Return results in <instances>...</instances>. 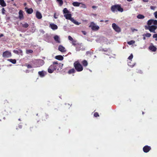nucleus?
<instances>
[{
	"instance_id": "nucleus-19",
	"label": "nucleus",
	"mask_w": 157,
	"mask_h": 157,
	"mask_svg": "<svg viewBox=\"0 0 157 157\" xmlns=\"http://www.w3.org/2000/svg\"><path fill=\"white\" fill-rule=\"evenodd\" d=\"M55 58L56 59H57V60H62L63 59V57L61 55H58V56H55Z\"/></svg>"
},
{
	"instance_id": "nucleus-61",
	"label": "nucleus",
	"mask_w": 157,
	"mask_h": 157,
	"mask_svg": "<svg viewBox=\"0 0 157 157\" xmlns=\"http://www.w3.org/2000/svg\"><path fill=\"white\" fill-rule=\"evenodd\" d=\"M19 121H21V120H20V119H19Z\"/></svg>"
},
{
	"instance_id": "nucleus-41",
	"label": "nucleus",
	"mask_w": 157,
	"mask_h": 157,
	"mask_svg": "<svg viewBox=\"0 0 157 157\" xmlns=\"http://www.w3.org/2000/svg\"><path fill=\"white\" fill-rule=\"evenodd\" d=\"M18 55L21 54V56L22 55V51L21 50H19L18 51Z\"/></svg>"
},
{
	"instance_id": "nucleus-32",
	"label": "nucleus",
	"mask_w": 157,
	"mask_h": 157,
	"mask_svg": "<svg viewBox=\"0 0 157 157\" xmlns=\"http://www.w3.org/2000/svg\"><path fill=\"white\" fill-rule=\"evenodd\" d=\"M135 43V41L134 40H131L127 42L128 44L130 45L133 44Z\"/></svg>"
},
{
	"instance_id": "nucleus-39",
	"label": "nucleus",
	"mask_w": 157,
	"mask_h": 157,
	"mask_svg": "<svg viewBox=\"0 0 157 157\" xmlns=\"http://www.w3.org/2000/svg\"><path fill=\"white\" fill-rule=\"evenodd\" d=\"M58 65L59 68L60 67L61 68H62L63 64L61 63H58Z\"/></svg>"
},
{
	"instance_id": "nucleus-17",
	"label": "nucleus",
	"mask_w": 157,
	"mask_h": 157,
	"mask_svg": "<svg viewBox=\"0 0 157 157\" xmlns=\"http://www.w3.org/2000/svg\"><path fill=\"white\" fill-rule=\"evenodd\" d=\"M73 23H74L75 24L77 25H79L80 23H78V21L75 20L73 18L71 17L70 18V19H69Z\"/></svg>"
},
{
	"instance_id": "nucleus-15",
	"label": "nucleus",
	"mask_w": 157,
	"mask_h": 157,
	"mask_svg": "<svg viewBox=\"0 0 157 157\" xmlns=\"http://www.w3.org/2000/svg\"><path fill=\"white\" fill-rule=\"evenodd\" d=\"M19 18L20 19H23L24 18L23 11L20 10L19 12Z\"/></svg>"
},
{
	"instance_id": "nucleus-36",
	"label": "nucleus",
	"mask_w": 157,
	"mask_h": 157,
	"mask_svg": "<svg viewBox=\"0 0 157 157\" xmlns=\"http://www.w3.org/2000/svg\"><path fill=\"white\" fill-rule=\"evenodd\" d=\"M145 36L147 37H149L151 36V34L150 33H147L145 34Z\"/></svg>"
},
{
	"instance_id": "nucleus-50",
	"label": "nucleus",
	"mask_w": 157,
	"mask_h": 157,
	"mask_svg": "<svg viewBox=\"0 0 157 157\" xmlns=\"http://www.w3.org/2000/svg\"><path fill=\"white\" fill-rule=\"evenodd\" d=\"M82 33L84 35H85L86 34V32L84 31H82Z\"/></svg>"
},
{
	"instance_id": "nucleus-52",
	"label": "nucleus",
	"mask_w": 157,
	"mask_h": 157,
	"mask_svg": "<svg viewBox=\"0 0 157 157\" xmlns=\"http://www.w3.org/2000/svg\"><path fill=\"white\" fill-rule=\"evenodd\" d=\"M142 0L144 2H147L148 1V0Z\"/></svg>"
},
{
	"instance_id": "nucleus-31",
	"label": "nucleus",
	"mask_w": 157,
	"mask_h": 157,
	"mask_svg": "<svg viewBox=\"0 0 157 157\" xmlns=\"http://www.w3.org/2000/svg\"><path fill=\"white\" fill-rule=\"evenodd\" d=\"M29 24L26 23H25L24 24H22V26L24 28H27L29 27Z\"/></svg>"
},
{
	"instance_id": "nucleus-21",
	"label": "nucleus",
	"mask_w": 157,
	"mask_h": 157,
	"mask_svg": "<svg viewBox=\"0 0 157 157\" xmlns=\"http://www.w3.org/2000/svg\"><path fill=\"white\" fill-rule=\"evenodd\" d=\"M0 5L2 7H5L6 6V4L4 0H0Z\"/></svg>"
},
{
	"instance_id": "nucleus-51",
	"label": "nucleus",
	"mask_w": 157,
	"mask_h": 157,
	"mask_svg": "<svg viewBox=\"0 0 157 157\" xmlns=\"http://www.w3.org/2000/svg\"><path fill=\"white\" fill-rule=\"evenodd\" d=\"M128 65L129 66H130V67H133L134 66V65H131V63H128Z\"/></svg>"
},
{
	"instance_id": "nucleus-42",
	"label": "nucleus",
	"mask_w": 157,
	"mask_h": 157,
	"mask_svg": "<svg viewBox=\"0 0 157 157\" xmlns=\"http://www.w3.org/2000/svg\"><path fill=\"white\" fill-rule=\"evenodd\" d=\"M81 4L82 5V6H81L83 8H86V6L85 4L82 3Z\"/></svg>"
},
{
	"instance_id": "nucleus-64",
	"label": "nucleus",
	"mask_w": 157,
	"mask_h": 157,
	"mask_svg": "<svg viewBox=\"0 0 157 157\" xmlns=\"http://www.w3.org/2000/svg\"><path fill=\"white\" fill-rule=\"evenodd\" d=\"M143 114L144 113L143 112V113H142Z\"/></svg>"
},
{
	"instance_id": "nucleus-34",
	"label": "nucleus",
	"mask_w": 157,
	"mask_h": 157,
	"mask_svg": "<svg viewBox=\"0 0 157 157\" xmlns=\"http://www.w3.org/2000/svg\"><path fill=\"white\" fill-rule=\"evenodd\" d=\"M33 52V51L32 50H27L26 51L27 54L32 53Z\"/></svg>"
},
{
	"instance_id": "nucleus-45",
	"label": "nucleus",
	"mask_w": 157,
	"mask_h": 157,
	"mask_svg": "<svg viewBox=\"0 0 157 157\" xmlns=\"http://www.w3.org/2000/svg\"><path fill=\"white\" fill-rule=\"evenodd\" d=\"M22 128V125H19L18 126V127L16 128V129L18 130L19 128L21 129Z\"/></svg>"
},
{
	"instance_id": "nucleus-29",
	"label": "nucleus",
	"mask_w": 157,
	"mask_h": 157,
	"mask_svg": "<svg viewBox=\"0 0 157 157\" xmlns=\"http://www.w3.org/2000/svg\"><path fill=\"white\" fill-rule=\"evenodd\" d=\"M137 17L138 19H142L144 18L145 17L143 15L139 14L137 16Z\"/></svg>"
},
{
	"instance_id": "nucleus-56",
	"label": "nucleus",
	"mask_w": 157,
	"mask_h": 157,
	"mask_svg": "<svg viewBox=\"0 0 157 157\" xmlns=\"http://www.w3.org/2000/svg\"><path fill=\"white\" fill-rule=\"evenodd\" d=\"M127 0L128 1L130 2H131V1H132L133 0Z\"/></svg>"
},
{
	"instance_id": "nucleus-43",
	"label": "nucleus",
	"mask_w": 157,
	"mask_h": 157,
	"mask_svg": "<svg viewBox=\"0 0 157 157\" xmlns=\"http://www.w3.org/2000/svg\"><path fill=\"white\" fill-rule=\"evenodd\" d=\"M18 50H13V52L16 54H18Z\"/></svg>"
},
{
	"instance_id": "nucleus-60",
	"label": "nucleus",
	"mask_w": 157,
	"mask_h": 157,
	"mask_svg": "<svg viewBox=\"0 0 157 157\" xmlns=\"http://www.w3.org/2000/svg\"><path fill=\"white\" fill-rule=\"evenodd\" d=\"M108 20H105V22H108Z\"/></svg>"
},
{
	"instance_id": "nucleus-22",
	"label": "nucleus",
	"mask_w": 157,
	"mask_h": 157,
	"mask_svg": "<svg viewBox=\"0 0 157 157\" xmlns=\"http://www.w3.org/2000/svg\"><path fill=\"white\" fill-rule=\"evenodd\" d=\"M75 69L73 68L70 70H69L68 71V73L69 74H71L75 73Z\"/></svg>"
},
{
	"instance_id": "nucleus-16",
	"label": "nucleus",
	"mask_w": 157,
	"mask_h": 157,
	"mask_svg": "<svg viewBox=\"0 0 157 157\" xmlns=\"http://www.w3.org/2000/svg\"><path fill=\"white\" fill-rule=\"evenodd\" d=\"M36 17L38 19H40L42 17L41 14L40 12L38 11L36 12Z\"/></svg>"
},
{
	"instance_id": "nucleus-7",
	"label": "nucleus",
	"mask_w": 157,
	"mask_h": 157,
	"mask_svg": "<svg viewBox=\"0 0 157 157\" xmlns=\"http://www.w3.org/2000/svg\"><path fill=\"white\" fill-rule=\"evenodd\" d=\"M112 27L115 31L118 33H119L121 31V28L117 25L115 23H113L112 24Z\"/></svg>"
},
{
	"instance_id": "nucleus-28",
	"label": "nucleus",
	"mask_w": 157,
	"mask_h": 157,
	"mask_svg": "<svg viewBox=\"0 0 157 157\" xmlns=\"http://www.w3.org/2000/svg\"><path fill=\"white\" fill-rule=\"evenodd\" d=\"M33 11V9L31 8L28 9L26 10V12L29 14H31Z\"/></svg>"
},
{
	"instance_id": "nucleus-59",
	"label": "nucleus",
	"mask_w": 157,
	"mask_h": 157,
	"mask_svg": "<svg viewBox=\"0 0 157 157\" xmlns=\"http://www.w3.org/2000/svg\"><path fill=\"white\" fill-rule=\"evenodd\" d=\"M146 39L145 38V37H143V39L144 40H145Z\"/></svg>"
},
{
	"instance_id": "nucleus-27",
	"label": "nucleus",
	"mask_w": 157,
	"mask_h": 157,
	"mask_svg": "<svg viewBox=\"0 0 157 157\" xmlns=\"http://www.w3.org/2000/svg\"><path fill=\"white\" fill-rule=\"evenodd\" d=\"M8 61H10L13 64H15L16 63V60L15 59H9Z\"/></svg>"
},
{
	"instance_id": "nucleus-54",
	"label": "nucleus",
	"mask_w": 157,
	"mask_h": 157,
	"mask_svg": "<svg viewBox=\"0 0 157 157\" xmlns=\"http://www.w3.org/2000/svg\"><path fill=\"white\" fill-rule=\"evenodd\" d=\"M55 14H56V13H55L54 14V18H56V19L57 18V17H56V16H55Z\"/></svg>"
},
{
	"instance_id": "nucleus-11",
	"label": "nucleus",
	"mask_w": 157,
	"mask_h": 157,
	"mask_svg": "<svg viewBox=\"0 0 157 157\" xmlns=\"http://www.w3.org/2000/svg\"><path fill=\"white\" fill-rule=\"evenodd\" d=\"M148 49L152 52H155L157 50L156 48L153 45H150L148 47Z\"/></svg>"
},
{
	"instance_id": "nucleus-58",
	"label": "nucleus",
	"mask_w": 157,
	"mask_h": 157,
	"mask_svg": "<svg viewBox=\"0 0 157 157\" xmlns=\"http://www.w3.org/2000/svg\"><path fill=\"white\" fill-rule=\"evenodd\" d=\"M103 21H104L103 20H101L100 21V22H103Z\"/></svg>"
},
{
	"instance_id": "nucleus-25",
	"label": "nucleus",
	"mask_w": 157,
	"mask_h": 157,
	"mask_svg": "<svg viewBox=\"0 0 157 157\" xmlns=\"http://www.w3.org/2000/svg\"><path fill=\"white\" fill-rule=\"evenodd\" d=\"M56 2L59 4V6H61L63 4V1L62 0H56Z\"/></svg>"
},
{
	"instance_id": "nucleus-12",
	"label": "nucleus",
	"mask_w": 157,
	"mask_h": 157,
	"mask_svg": "<svg viewBox=\"0 0 157 157\" xmlns=\"http://www.w3.org/2000/svg\"><path fill=\"white\" fill-rule=\"evenodd\" d=\"M52 64L53 65L54 67L55 70L56 69H57L58 70H59V65L57 62H53Z\"/></svg>"
},
{
	"instance_id": "nucleus-9",
	"label": "nucleus",
	"mask_w": 157,
	"mask_h": 157,
	"mask_svg": "<svg viewBox=\"0 0 157 157\" xmlns=\"http://www.w3.org/2000/svg\"><path fill=\"white\" fill-rule=\"evenodd\" d=\"M55 70L53 64L50 66L48 69V72L49 73H52Z\"/></svg>"
},
{
	"instance_id": "nucleus-40",
	"label": "nucleus",
	"mask_w": 157,
	"mask_h": 157,
	"mask_svg": "<svg viewBox=\"0 0 157 157\" xmlns=\"http://www.w3.org/2000/svg\"><path fill=\"white\" fill-rule=\"evenodd\" d=\"M6 10L4 8H2V13L3 14H5V12Z\"/></svg>"
},
{
	"instance_id": "nucleus-4",
	"label": "nucleus",
	"mask_w": 157,
	"mask_h": 157,
	"mask_svg": "<svg viewBox=\"0 0 157 157\" xmlns=\"http://www.w3.org/2000/svg\"><path fill=\"white\" fill-rule=\"evenodd\" d=\"M89 27L91 28L92 30L94 31H97L99 29V26L96 25L93 22H92L90 23V24L89 26Z\"/></svg>"
},
{
	"instance_id": "nucleus-13",
	"label": "nucleus",
	"mask_w": 157,
	"mask_h": 157,
	"mask_svg": "<svg viewBox=\"0 0 157 157\" xmlns=\"http://www.w3.org/2000/svg\"><path fill=\"white\" fill-rule=\"evenodd\" d=\"M49 118V115L46 113H45L42 119L43 121H46V120L48 119Z\"/></svg>"
},
{
	"instance_id": "nucleus-3",
	"label": "nucleus",
	"mask_w": 157,
	"mask_h": 157,
	"mask_svg": "<svg viewBox=\"0 0 157 157\" xmlns=\"http://www.w3.org/2000/svg\"><path fill=\"white\" fill-rule=\"evenodd\" d=\"M144 28L145 29L148 30L151 32L155 33V30L157 28V26L148 25H145Z\"/></svg>"
},
{
	"instance_id": "nucleus-62",
	"label": "nucleus",
	"mask_w": 157,
	"mask_h": 157,
	"mask_svg": "<svg viewBox=\"0 0 157 157\" xmlns=\"http://www.w3.org/2000/svg\"><path fill=\"white\" fill-rule=\"evenodd\" d=\"M41 61H42V62H44V61H43V60H41Z\"/></svg>"
},
{
	"instance_id": "nucleus-8",
	"label": "nucleus",
	"mask_w": 157,
	"mask_h": 157,
	"mask_svg": "<svg viewBox=\"0 0 157 157\" xmlns=\"http://www.w3.org/2000/svg\"><path fill=\"white\" fill-rule=\"evenodd\" d=\"M151 149V147L148 145H146L143 147V151L145 153L148 152Z\"/></svg>"
},
{
	"instance_id": "nucleus-10",
	"label": "nucleus",
	"mask_w": 157,
	"mask_h": 157,
	"mask_svg": "<svg viewBox=\"0 0 157 157\" xmlns=\"http://www.w3.org/2000/svg\"><path fill=\"white\" fill-rule=\"evenodd\" d=\"M58 50L62 52H66L65 48L62 45H59L58 47Z\"/></svg>"
},
{
	"instance_id": "nucleus-38",
	"label": "nucleus",
	"mask_w": 157,
	"mask_h": 157,
	"mask_svg": "<svg viewBox=\"0 0 157 157\" xmlns=\"http://www.w3.org/2000/svg\"><path fill=\"white\" fill-rule=\"evenodd\" d=\"M94 116L95 117H98L99 116V115L98 113L97 112H95L94 114Z\"/></svg>"
},
{
	"instance_id": "nucleus-44",
	"label": "nucleus",
	"mask_w": 157,
	"mask_h": 157,
	"mask_svg": "<svg viewBox=\"0 0 157 157\" xmlns=\"http://www.w3.org/2000/svg\"><path fill=\"white\" fill-rule=\"evenodd\" d=\"M68 39L71 41H73V38L70 36H68Z\"/></svg>"
},
{
	"instance_id": "nucleus-24",
	"label": "nucleus",
	"mask_w": 157,
	"mask_h": 157,
	"mask_svg": "<svg viewBox=\"0 0 157 157\" xmlns=\"http://www.w3.org/2000/svg\"><path fill=\"white\" fill-rule=\"evenodd\" d=\"M38 73L41 77H43L45 75L44 72L43 71H39Z\"/></svg>"
},
{
	"instance_id": "nucleus-55",
	"label": "nucleus",
	"mask_w": 157,
	"mask_h": 157,
	"mask_svg": "<svg viewBox=\"0 0 157 157\" xmlns=\"http://www.w3.org/2000/svg\"><path fill=\"white\" fill-rule=\"evenodd\" d=\"M96 7V6H92V8L93 9H94V8H95Z\"/></svg>"
},
{
	"instance_id": "nucleus-5",
	"label": "nucleus",
	"mask_w": 157,
	"mask_h": 157,
	"mask_svg": "<svg viewBox=\"0 0 157 157\" xmlns=\"http://www.w3.org/2000/svg\"><path fill=\"white\" fill-rule=\"evenodd\" d=\"M153 24V25L157 26V20L151 19L149 20L147 23V24L148 25H151Z\"/></svg>"
},
{
	"instance_id": "nucleus-47",
	"label": "nucleus",
	"mask_w": 157,
	"mask_h": 157,
	"mask_svg": "<svg viewBox=\"0 0 157 157\" xmlns=\"http://www.w3.org/2000/svg\"><path fill=\"white\" fill-rule=\"evenodd\" d=\"M154 14L155 15V17L156 18H157V11L155 12L154 13Z\"/></svg>"
},
{
	"instance_id": "nucleus-57",
	"label": "nucleus",
	"mask_w": 157,
	"mask_h": 157,
	"mask_svg": "<svg viewBox=\"0 0 157 157\" xmlns=\"http://www.w3.org/2000/svg\"><path fill=\"white\" fill-rule=\"evenodd\" d=\"M33 128V127H30V130L31 131V129L32 128Z\"/></svg>"
},
{
	"instance_id": "nucleus-30",
	"label": "nucleus",
	"mask_w": 157,
	"mask_h": 157,
	"mask_svg": "<svg viewBox=\"0 0 157 157\" xmlns=\"http://www.w3.org/2000/svg\"><path fill=\"white\" fill-rule=\"evenodd\" d=\"M24 66H25L28 69L32 68V66L31 65L28 64V63H25L24 65Z\"/></svg>"
},
{
	"instance_id": "nucleus-1",
	"label": "nucleus",
	"mask_w": 157,
	"mask_h": 157,
	"mask_svg": "<svg viewBox=\"0 0 157 157\" xmlns=\"http://www.w3.org/2000/svg\"><path fill=\"white\" fill-rule=\"evenodd\" d=\"M111 10L113 12L117 11L122 12L124 11L123 9L121 7V5L119 4H117L112 6L111 7Z\"/></svg>"
},
{
	"instance_id": "nucleus-33",
	"label": "nucleus",
	"mask_w": 157,
	"mask_h": 157,
	"mask_svg": "<svg viewBox=\"0 0 157 157\" xmlns=\"http://www.w3.org/2000/svg\"><path fill=\"white\" fill-rule=\"evenodd\" d=\"M63 13H69V11L67 10V9L66 8H65L63 9Z\"/></svg>"
},
{
	"instance_id": "nucleus-18",
	"label": "nucleus",
	"mask_w": 157,
	"mask_h": 157,
	"mask_svg": "<svg viewBox=\"0 0 157 157\" xmlns=\"http://www.w3.org/2000/svg\"><path fill=\"white\" fill-rule=\"evenodd\" d=\"M54 39L55 41L58 43H60V38L59 36L57 35H56L54 37Z\"/></svg>"
},
{
	"instance_id": "nucleus-26",
	"label": "nucleus",
	"mask_w": 157,
	"mask_h": 157,
	"mask_svg": "<svg viewBox=\"0 0 157 157\" xmlns=\"http://www.w3.org/2000/svg\"><path fill=\"white\" fill-rule=\"evenodd\" d=\"M81 3L78 2H74L72 3V5L74 6H78Z\"/></svg>"
},
{
	"instance_id": "nucleus-53",
	"label": "nucleus",
	"mask_w": 157,
	"mask_h": 157,
	"mask_svg": "<svg viewBox=\"0 0 157 157\" xmlns=\"http://www.w3.org/2000/svg\"><path fill=\"white\" fill-rule=\"evenodd\" d=\"M4 36L3 34H1L0 35V38H1V37H2L3 36Z\"/></svg>"
},
{
	"instance_id": "nucleus-35",
	"label": "nucleus",
	"mask_w": 157,
	"mask_h": 157,
	"mask_svg": "<svg viewBox=\"0 0 157 157\" xmlns=\"http://www.w3.org/2000/svg\"><path fill=\"white\" fill-rule=\"evenodd\" d=\"M153 38H155V40L157 41V33L153 34Z\"/></svg>"
},
{
	"instance_id": "nucleus-46",
	"label": "nucleus",
	"mask_w": 157,
	"mask_h": 157,
	"mask_svg": "<svg viewBox=\"0 0 157 157\" xmlns=\"http://www.w3.org/2000/svg\"><path fill=\"white\" fill-rule=\"evenodd\" d=\"M156 7L155 6H150V9L152 10H155Z\"/></svg>"
},
{
	"instance_id": "nucleus-23",
	"label": "nucleus",
	"mask_w": 157,
	"mask_h": 157,
	"mask_svg": "<svg viewBox=\"0 0 157 157\" xmlns=\"http://www.w3.org/2000/svg\"><path fill=\"white\" fill-rule=\"evenodd\" d=\"M82 63L84 67H86L88 65V63L86 60H84L82 62Z\"/></svg>"
},
{
	"instance_id": "nucleus-63",
	"label": "nucleus",
	"mask_w": 157,
	"mask_h": 157,
	"mask_svg": "<svg viewBox=\"0 0 157 157\" xmlns=\"http://www.w3.org/2000/svg\"><path fill=\"white\" fill-rule=\"evenodd\" d=\"M38 0L39 1H42V0Z\"/></svg>"
},
{
	"instance_id": "nucleus-20",
	"label": "nucleus",
	"mask_w": 157,
	"mask_h": 157,
	"mask_svg": "<svg viewBox=\"0 0 157 157\" xmlns=\"http://www.w3.org/2000/svg\"><path fill=\"white\" fill-rule=\"evenodd\" d=\"M67 19L69 20L71 17V13H67L65 14L64 15Z\"/></svg>"
},
{
	"instance_id": "nucleus-6",
	"label": "nucleus",
	"mask_w": 157,
	"mask_h": 157,
	"mask_svg": "<svg viewBox=\"0 0 157 157\" xmlns=\"http://www.w3.org/2000/svg\"><path fill=\"white\" fill-rule=\"evenodd\" d=\"M11 56V53L9 51H6L3 53L2 56L4 58H9Z\"/></svg>"
},
{
	"instance_id": "nucleus-48",
	"label": "nucleus",
	"mask_w": 157,
	"mask_h": 157,
	"mask_svg": "<svg viewBox=\"0 0 157 157\" xmlns=\"http://www.w3.org/2000/svg\"><path fill=\"white\" fill-rule=\"evenodd\" d=\"M101 51H104V52H107L108 51V49H104V48H103L102 49Z\"/></svg>"
},
{
	"instance_id": "nucleus-2",
	"label": "nucleus",
	"mask_w": 157,
	"mask_h": 157,
	"mask_svg": "<svg viewBox=\"0 0 157 157\" xmlns=\"http://www.w3.org/2000/svg\"><path fill=\"white\" fill-rule=\"evenodd\" d=\"M75 69L78 72H80L83 70L82 65L78 61H75L74 63Z\"/></svg>"
},
{
	"instance_id": "nucleus-49",
	"label": "nucleus",
	"mask_w": 157,
	"mask_h": 157,
	"mask_svg": "<svg viewBox=\"0 0 157 157\" xmlns=\"http://www.w3.org/2000/svg\"><path fill=\"white\" fill-rule=\"evenodd\" d=\"M72 44L74 45H76V41H74L72 42Z\"/></svg>"
},
{
	"instance_id": "nucleus-14",
	"label": "nucleus",
	"mask_w": 157,
	"mask_h": 157,
	"mask_svg": "<svg viewBox=\"0 0 157 157\" xmlns=\"http://www.w3.org/2000/svg\"><path fill=\"white\" fill-rule=\"evenodd\" d=\"M50 27L53 30H56L58 29V27L57 25L54 24H50Z\"/></svg>"
},
{
	"instance_id": "nucleus-37",
	"label": "nucleus",
	"mask_w": 157,
	"mask_h": 157,
	"mask_svg": "<svg viewBox=\"0 0 157 157\" xmlns=\"http://www.w3.org/2000/svg\"><path fill=\"white\" fill-rule=\"evenodd\" d=\"M133 57V55L132 54H131L128 57V59L129 60H132Z\"/></svg>"
}]
</instances>
